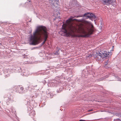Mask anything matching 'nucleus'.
<instances>
[{
    "label": "nucleus",
    "instance_id": "1",
    "mask_svg": "<svg viewBox=\"0 0 121 121\" xmlns=\"http://www.w3.org/2000/svg\"><path fill=\"white\" fill-rule=\"evenodd\" d=\"M73 17L71 16L70 18L66 21V23L64 24L62 26L61 31L64 33L65 36L67 37L73 36L75 32H77L82 35L78 36L86 37L93 33L94 28L93 25L91 22L85 21V23L86 25V27L78 26L76 28L74 25L71 22L73 21L72 18Z\"/></svg>",
    "mask_w": 121,
    "mask_h": 121
},
{
    "label": "nucleus",
    "instance_id": "2",
    "mask_svg": "<svg viewBox=\"0 0 121 121\" xmlns=\"http://www.w3.org/2000/svg\"><path fill=\"white\" fill-rule=\"evenodd\" d=\"M46 28L41 26L39 27L33 34L29 37V40L30 44L35 45L40 43L43 38L44 41H46L48 37V33L47 32Z\"/></svg>",
    "mask_w": 121,
    "mask_h": 121
},
{
    "label": "nucleus",
    "instance_id": "3",
    "mask_svg": "<svg viewBox=\"0 0 121 121\" xmlns=\"http://www.w3.org/2000/svg\"><path fill=\"white\" fill-rule=\"evenodd\" d=\"M109 53H111L108 52L102 51L100 52H97L93 54L94 58L97 60H99L102 57H105L109 56Z\"/></svg>",
    "mask_w": 121,
    "mask_h": 121
},
{
    "label": "nucleus",
    "instance_id": "4",
    "mask_svg": "<svg viewBox=\"0 0 121 121\" xmlns=\"http://www.w3.org/2000/svg\"><path fill=\"white\" fill-rule=\"evenodd\" d=\"M84 16L86 17V18H92L95 19L96 18V17L95 16L94 14L92 13H86L84 14L83 16Z\"/></svg>",
    "mask_w": 121,
    "mask_h": 121
},
{
    "label": "nucleus",
    "instance_id": "5",
    "mask_svg": "<svg viewBox=\"0 0 121 121\" xmlns=\"http://www.w3.org/2000/svg\"><path fill=\"white\" fill-rule=\"evenodd\" d=\"M50 2L55 7H57L59 3L58 0H49Z\"/></svg>",
    "mask_w": 121,
    "mask_h": 121
},
{
    "label": "nucleus",
    "instance_id": "6",
    "mask_svg": "<svg viewBox=\"0 0 121 121\" xmlns=\"http://www.w3.org/2000/svg\"><path fill=\"white\" fill-rule=\"evenodd\" d=\"M102 3L106 5H108L111 4L113 3L112 0H102Z\"/></svg>",
    "mask_w": 121,
    "mask_h": 121
},
{
    "label": "nucleus",
    "instance_id": "7",
    "mask_svg": "<svg viewBox=\"0 0 121 121\" xmlns=\"http://www.w3.org/2000/svg\"><path fill=\"white\" fill-rule=\"evenodd\" d=\"M35 113L34 111L32 110L31 112V113L30 114V115H31L32 114H33V115H35Z\"/></svg>",
    "mask_w": 121,
    "mask_h": 121
},
{
    "label": "nucleus",
    "instance_id": "8",
    "mask_svg": "<svg viewBox=\"0 0 121 121\" xmlns=\"http://www.w3.org/2000/svg\"><path fill=\"white\" fill-rule=\"evenodd\" d=\"M109 62L108 60H107L106 61L105 63V65H107Z\"/></svg>",
    "mask_w": 121,
    "mask_h": 121
},
{
    "label": "nucleus",
    "instance_id": "9",
    "mask_svg": "<svg viewBox=\"0 0 121 121\" xmlns=\"http://www.w3.org/2000/svg\"><path fill=\"white\" fill-rule=\"evenodd\" d=\"M114 121H121V120L119 119H117L115 120Z\"/></svg>",
    "mask_w": 121,
    "mask_h": 121
},
{
    "label": "nucleus",
    "instance_id": "10",
    "mask_svg": "<svg viewBox=\"0 0 121 121\" xmlns=\"http://www.w3.org/2000/svg\"><path fill=\"white\" fill-rule=\"evenodd\" d=\"M20 89L22 91H23L24 89V88L23 87H21L20 88Z\"/></svg>",
    "mask_w": 121,
    "mask_h": 121
},
{
    "label": "nucleus",
    "instance_id": "11",
    "mask_svg": "<svg viewBox=\"0 0 121 121\" xmlns=\"http://www.w3.org/2000/svg\"><path fill=\"white\" fill-rule=\"evenodd\" d=\"M92 110L91 109V110H89L88 111L89 112L91 111Z\"/></svg>",
    "mask_w": 121,
    "mask_h": 121
},
{
    "label": "nucleus",
    "instance_id": "12",
    "mask_svg": "<svg viewBox=\"0 0 121 121\" xmlns=\"http://www.w3.org/2000/svg\"><path fill=\"white\" fill-rule=\"evenodd\" d=\"M45 43V42H44V41H43V44H44V43Z\"/></svg>",
    "mask_w": 121,
    "mask_h": 121
},
{
    "label": "nucleus",
    "instance_id": "13",
    "mask_svg": "<svg viewBox=\"0 0 121 121\" xmlns=\"http://www.w3.org/2000/svg\"><path fill=\"white\" fill-rule=\"evenodd\" d=\"M84 120H80V121H84Z\"/></svg>",
    "mask_w": 121,
    "mask_h": 121
},
{
    "label": "nucleus",
    "instance_id": "14",
    "mask_svg": "<svg viewBox=\"0 0 121 121\" xmlns=\"http://www.w3.org/2000/svg\"><path fill=\"white\" fill-rule=\"evenodd\" d=\"M31 1H29V2H30Z\"/></svg>",
    "mask_w": 121,
    "mask_h": 121
},
{
    "label": "nucleus",
    "instance_id": "15",
    "mask_svg": "<svg viewBox=\"0 0 121 121\" xmlns=\"http://www.w3.org/2000/svg\"><path fill=\"white\" fill-rule=\"evenodd\" d=\"M120 116L121 117V115H120Z\"/></svg>",
    "mask_w": 121,
    "mask_h": 121
}]
</instances>
